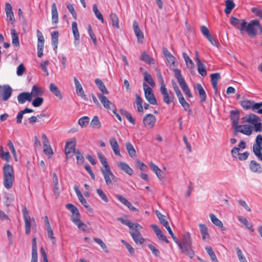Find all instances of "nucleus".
<instances>
[{"label": "nucleus", "mask_w": 262, "mask_h": 262, "mask_svg": "<svg viewBox=\"0 0 262 262\" xmlns=\"http://www.w3.org/2000/svg\"><path fill=\"white\" fill-rule=\"evenodd\" d=\"M181 248H179L182 252L185 253L190 258L194 256V252L192 249V239L189 232H185L182 234L181 239Z\"/></svg>", "instance_id": "obj_1"}, {"label": "nucleus", "mask_w": 262, "mask_h": 262, "mask_svg": "<svg viewBox=\"0 0 262 262\" xmlns=\"http://www.w3.org/2000/svg\"><path fill=\"white\" fill-rule=\"evenodd\" d=\"M4 185L7 189L12 188L14 181V171L13 167L8 164H5L3 168Z\"/></svg>", "instance_id": "obj_2"}, {"label": "nucleus", "mask_w": 262, "mask_h": 262, "mask_svg": "<svg viewBox=\"0 0 262 262\" xmlns=\"http://www.w3.org/2000/svg\"><path fill=\"white\" fill-rule=\"evenodd\" d=\"M262 34V26L259 21L257 19L251 20L249 23L246 22V25L244 28V32L247 33L250 37H255L258 33Z\"/></svg>", "instance_id": "obj_3"}, {"label": "nucleus", "mask_w": 262, "mask_h": 262, "mask_svg": "<svg viewBox=\"0 0 262 262\" xmlns=\"http://www.w3.org/2000/svg\"><path fill=\"white\" fill-rule=\"evenodd\" d=\"M173 71L174 72V76L177 79V81L183 92L188 97L192 98L193 97L192 95L191 94L188 84L185 82V80L181 74V70L178 69H174Z\"/></svg>", "instance_id": "obj_4"}, {"label": "nucleus", "mask_w": 262, "mask_h": 262, "mask_svg": "<svg viewBox=\"0 0 262 262\" xmlns=\"http://www.w3.org/2000/svg\"><path fill=\"white\" fill-rule=\"evenodd\" d=\"M173 71L174 72V76L177 79V81L183 92L188 97L192 98L193 97L192 95L191 94L188 84L185 82V80L181 74V70L178 69H174Z\"/></svg>", "instance_id": "obj_5"}, {"label": "nucleus", "mask_w": 262, "mask_h": 262, "mask_svg": "<svg viewBox=\"0 0 262 262\" xmlns=\"http://www.w3.org/2000/svg\"><path fill=\"white\" fill-rule=\"evenodd\" d=\"M173 71L174 72V76L177 79V81L183 92L188 97L192 98L193 97L192 95L191 94L188 84L185 82V80L181 74V70L178 69H174Z\"/></svg>", "instance_id": "obj_6"}, {"label": "nucleus", "mask_w": 262, "mask_h": 262, "mask_svg": "<svg viewBox=\"0 0 262 262\" xmlns=\"http://www.w3.org/2000/svg\"><path fill=\"white\" fill-rule=\"evenodd\" d=\"M143 89L145 97L148 102L152 105H157V100L154 96L152 89L146 83H143Z\"/></svg>", "instance_id": "obj_7"}, {"label": "nucleus", "mask_w": 262, "mask_h": 262, "mask_svg": "<svg viewBox=\"0 0 262 262\" xmlns=\"http://www.w3.org/2000/svg\"><path fill=\"white\" fill-rule=\"evenodd\" d=\"M160 92L163 95V101L165 103L169 104L173 101L174 99L173 94L170 91H168L165 84L161 85Z\"/></svg>", "instance_id": "obj_8"}, {"label": "nucleus", "mask_w": 262, "mask_h": 262, "mask_svg": "<svg viewBox=\"0 0 262 262\" xmlns=\"http://www.w3.org/2000/svg\"><path fill=\"white\" fill-rule=\"evenodd\" d=\"M230 23L234 27L239 30L242 33L244 32V28L246 25L245 20L239 19L235 17L231 16L230 19Z\"/></svg>", "instance_id": "obj_9"}, {"label": "nucleus", "mask_w": 262, "mask_h": 262, "mask_svg": "<svg viewBox=\"0 0 262 262\" xmlns=\"http://www.w3.org/2000/svg\"><path fill=\"white\" fill-rule=\"evenodd\" d=\"M156 121V117L151 114L146 115L143 119L144 126L149 128H152L155 126Z\"/></svg>", "instance_id": "obj_10"}, {"label": "nucleus", "mask_w": 262, "mask_h": 262, "mask_svg": "<svg viewBox=\"0 0 262 262\" xmlns=\"http://www.w3.org/2000/svg\"><path fill=\"white\" fill-rule=\"evenodd\" d=\"M101 171L103 176L106 184L108 186L112 185V179L115 178V176L112 172L111 168L101 169Z\"/></svg>", "instance_id": "obj_11"}, {"label": "nucleus", "mask_w": 262, "mask_h": 262, "mask_svg": "<svg viewBox=\"0 0 262 262\" xmlns=\"http://www.w3.org/2000/svg\"><path fill=\"white\" fill-rule=\"evenodd\" d=\"M117 220L122 224L128 226L130 229H133L132 231H139V230L142 228L140 224L138 223L134 224L129 220H124L122 217H118Z\"/></svg>", "instance_id": "obj_12"}, {"label": "nucleus", "mask_w": 262, "mask_h": 262, "mask_svg": "<svg viewBox=\"0 0 262 262\" xmlns=\"http://www.w3.org/2000/svg\"><path fill=\"white\" fill-rule=\"evenodd\" d=\"M76 145V140L75 138H73L71 141L67 142L64 148L65 154L67 156L75 151Z\"/></svg>", "instance_id": "obj_13"}, {"label": "nucleus", "mask_w": 262, "mask_h": 262, "mask_svg": "<svg viewBox=\"0 0 262 262\" xmlns=\"http://www.w3.org/2000/svg\"><path fill=\"white\" fill-rule=\"evenodd\" d=\"M151 227L154 231L158 238L161 241L165 242L166 243H169V241L167 239L166 236L163 234L161 229L156 225L152 224Z\"/></svg>", "instance_id": "obj_14"}, {"label": "nucleus", "mask_w": 262, "mask_h": 262, "mask_svg": "<svg viewBox=\"0 0 262 262\" xmlns=\"http://www.w3.org/2000/svg\"><path fill=\"white\" fill-rule=\"evenodd\" d=\"M115 197L123 204L127 207L128 209H129L131 211H138V209L136 207H135L130 202H129L126 198L123 197L122 195L120 194H116L115 195Z\"/></svg>", "instance_id": "obj_15"}, {"label": "nucleus", "mask_w": 262, "mask_h": 262, "mask_svg": "<svg viewBox=\"0 0 262 262\" xmlns=\"http://www.w3.org/2000/svg\"><path fill=\"white\" fill-rule=\"evenodd\" d=\"M32 100L31 94L29 92H23L17 96V100L19 104H24L27 101L30 102Z\"/></svg>", "instance_id": "obj_16"}, {"label": "nucleus", "mask_w": 262, "mask_h": 262, "mask_svg": "<svg viewBox=\"0 0 262 262\" xmlns=\"http://www.w3.org/2000/svg\"><path fill=\"white\" fill-rule=\"evenodd\" d=\"M230 113V119L234 129L238 126V120L239 118V112L237 110H231Z\"/></svg>", "instance_id": "obj_17"}, {"label": "nucleus", "mask_w": 262, "mask_h": 262, "mask_svg": "<svg viewBox=\"0 0 262 262\" xmlns=\"http://www.w3.org/2000/svg\"><path fill=\"white\" fill-rule=\"evenodd\" d=\"M74 81L76 87V91L77 94L79 96H81V98H82L84 100L86 101L88 100V99L87 98V97H86L84 93V91L83 90L81 84L80 83V82H79L76 77H74Z\"/></svg>", "instance_id": "obj_18"}, {"label": "nucleus", "mask_w": 262, "mask_h": 262, "mask_svg": "<svg viewBox=\"0 0 262 262\" xmlns=\"http://www.w3.org/2000/svg\"><path fill=\"white\" fill-rule=\"evenodd\" d=\"M243 122H247L253 125L257 122L260 121V119L258 116L254 114H250L246 115L242 118Z\"/></svg>", "instance_id": "obj_19"}, {"label": "nucleus", "mask_w": 262, "mask_h": 262, "mask_svg": "<svg viewBox=\"0 0 262 262\" xmlns=\"http://www.w3.org/2000/svg\"><path fill=\"white\" fill-rule=\"evenodd\" d=\"M129 233L133 240L137 244H142L145 241L140 231H130Z\"/></svg>", "instance_id": "obj_20"}, {"label": "nucleus", "mask_w": 262, "mask_h": 262, "mask_svg": "<svg viewBox=\"0 0 262 262\" xmlns=\"http://www.w3.org/2000/svg\"><path fill=\"white\" fill-rule=\"evenodd\" d=\"M97 96L100 102L103 104L104 108L107 110H111V106L113 105V103L104 95L99 93Z\"/></svg>", "instance_id": "obj_21"}, {"label": "nucleus", "mask_w": 262, "mask_h": 262, "mask_svg": "<svg viewBox=\"0 0 262 262\" xmlns=\"http://www.w3.org/2000/svg\"><path fill=\"white\" fill-rule=\"evenodd\" d=\"M234 130L235 132H238L246 135H250L252 133L251 127L248 125H238Z\"/></svg>", "instance_id": "obj_22"}, {"label": "nucleus", "mask_w": 262, "mask_h": 262, "mask_svg": "<svg viewBox=\"0 0 262 262\" xmlns=\"http://www.w3.org/2000/svg\"><path fill=\"white\" fill-rule=\"evenodd\" d=\"M194 89L196 90L199 93L200 102H205L206 100L207 96L202 85L200 83H196L194 86Z\"/></svg>", "instance_id": "obj_23"}, {"label": "nucleus", "mask_w": 262, "mask_h": 262, "mask_svg": "<svg viewBox=\"0 0 262 262\" xmlns=\"http://www.w3.org/2000/svg\"><path fill=\"white\" fill-rule=\"evenodd\" d=\"M239 102L241 106L244 110H248L251 109L253 111H255V109H254V105L255 104L254 101L247 99H244Z\"/></svg>", "instance_id": "obj_24"}, {"label": "nucleus", "mask_w": 262, "mask_h": 262, "mask_svg": "<svg viewBox=\"0 0 262 262\" xmlns=\"http://www.w3.org/2000/svg\"><path fill=\"white\" fill-rule=\"evenodd\" d=\"M210 77L212 87L215 91V93H216L217 92V82L221 78L220 75L218 73L211 74Z\"/></svg>", "instance_id": "obj_25"}, {"label": "nucleus", "mask_w": 262, "mask_h": 262, "mask_svg": "<svg viewBox=\"0 0 262 262\" xmlns=\"http://www.w3.org/2000/svg\"><path fill=\"white\" fill-rule=\"evenodd\" d=\"M49 90L53 94H54L60 100L62 99V95L58 86L55 84L53 83H50L49 85Z\"/></svg>", "instance_id": "obj_26"}, {"label": "nucleus", "mask_w": 262, "mask_h": 262, "mask_svg": "<svg viewBox=\"0 0 262 262\" xmlns=\"http://www.w3.org/2000/svg\"><path fill=\"white\" fill-rule=\"evenodd\" d=\"M110 143L114 154L117 156H120V148L117 140L115 138L112 137L110 139Z\"/></svg>", "instance_id": "obj_27"}, {"label": "nucleus", "mask_w": 262, "mask_h": 262, "mask_svg": "<svg viewBox=\"0 0 262 262\" xmlns=\"http://www.w3.org/2000/svg\"><path fill=\"white\" fill-rule=\"evenodd\" d=\"M196 64L198 67V71L199 73L203 77H205L207 75V71L206 68L203 63L196 56Z\"/></svg>", "instance_id": "obj_28"}, {"label": "nucleus", "mask_w": 262, "mask_h": 262, "mask_svg": "<svg viewBox=\"0 0 262 262\" xmlns=\"http://www.w3.org/2000/svg\"><path fill=\"white\" fill-rule=\"evenodd\" d=\"M249 167L252 172L258 173H262V166L255 161L252 160L250 162Z\"/></svg>", "instance_id": "obj_29"}, {"label": "nucleus", "mask_w": 262, "mask_h": 262, "mask_svg": "<svg viewBox=\"0 0 262 262\" xmlns=\"http://www.w3.org/2000/svg\"><path fill=\"white\" fill-rule=\"evenodd\" d=\"M118 167L129 176H132L133 174V170L125 162H119L118 164Z\"/></svg>", "instance_id": "obj_30"}, {"label": "nucleus", "mask_w": 262, "mask_h": 262, "mask_svg": "<svg viewBox=\"0 0 262 262\" xmlns=\"http://www.w3.org/2000/svg\"><path fill=\"white\" fill-rule=\"evenodd\" d=\"M12 90L8 85H5L3 88V100L7 101L10 97L12 94Z\"/></svg>", "instance_id": "obj_31"}, {"label": "nucleus", "mask_w": 262, "mask_h": 262, "mask_svg": "<svg viewBox=\"0 0 262 262\" xmlns=\"http://www.w3.org/2000/svg\"><path fill=\"white\" fill-rule=\"evenodd\" d=\"M11 35L12 37V44L17 48L16 50H18L20 46L18 35L14 29H11Z\"/></svg>", "instance_id": "obj_32"}, {"label": "nucleus", "mask_w": 262, "mask_h": 262, "mask_svg": "<svg viewBox=\"0 0 262 262\" xmlns=\"http://www.w3.org/2000/svg\"><path fill=\"white\" fill-rule=\"evenodd\" d=\"M53 191L56 195V197L58 198L59 195V189L58 186V179L56 173L53 174Z\"/></svg>", "instance_id": "obj_33"}, {"label": "nucleus", "mask_w": 262, "mask_h": 262, "mask_svg": "<svg viewBox=\"0 0 262 262\" xmlns=\"http://www.w3.org/2000/svg\"><path fill=\"white\" fill-rule=\"evenodd\" d=\"M58 35L59 33L57 31H54L51 33L52 44L53 46L54 50L56 52H57L58 43Z\"/></svg>", "instance_id": "obj_34"}, {"label": "nucleus", "mask_w": 262, "mask_h": 262, "mask_svg": "<svg viewBox=\"0 0 262 262\" xmlns=\"http://www.w3.org/2000/svg\"><path fill=\"white\" fill-rule=\"evenodd\" d=\"M95 82L97 85L100 91L102 92V94H108V91L106 89L104 83L100 79L97 78L95 80Z\"/></svg>", "instance_id": "obj_35"}, {"label": "nucleus", "mask_w": 262, "mask_h": 262, "mask_svg": "<svg viewBox=\"0 0 262 262\" xmlns=\"http://www.w3.org/2000/svg\"><path fill=\"white\" fill-rule=\"evenodd\" d=\"M133 29L134 32L139 40L144 37L143 33L139 27L138 23L135 20L133 23Z\"/></svg>", "instance_id": "obj_36"}, {"label": "nucleus", "mask_w": 262, "mask_h": 262, "mask_svg": "<svg viewBox=\"0 0 262 262\" xmlns=\"http://www.w3.org/2000/svg\"><path fill=\"white\" fill-rule=\"evenodd\" d=\"M52 20L53 24H57L58 21V15L56 4L55 3L52 5Z\"/></svg>", "instance_id": "obj_37"}, {"label": "nucleus", "mask_w": 262, "mask_h": 262, "mask_svg": "<svg viewBox=\"0 0 262 262\" xmlns=\"http://www.w3.org/2000/svg\"><path fill=\"white\" fill-rule=\"evenodd\" d=\"M33 110L29 108H26L24 110L20 111L16 116V123L17 124H20L21 123L24 114L26 113H33Z\"/></svg>", "instance_id": "obj_38"}, {"label": "nucleus", "mask_w": 262, "mask_h": 262, "mask_svg": "<svg viewBox=\"0 0 262 262\" xmlns=\"http://www.w3.org/2000/svg\"><path fill=\"white\" fill-rule=\"evenodd\" d=\"M237 219L242 224H244L245 226V227L251 232H253L254 231V229L253 228L252 224L248 222L247 219L242 216H238Z\"/></svg>", "instance_id": "obj_39"}, {"label": "nucleus", "mask_w": 262, "mask_h": 262, "mask_svg": "<svg viewBox=\"0 0 262 262\" xmlns=\"http://www.w3.org/2000/svg\"><path fill=\"white\" fill-rule=\"evenodd\" d=\"M199 228L203 239L205 240L206 238H208L209 237V234L207 226L204 224H199Z\"/></svg>", "instance_id": "obj_40"}, {"label": "nucleus", "mask_w": 262, "mask_h": 262, "mask_svg": "<svg viewBox=\"0 0 262 262\" xmlns=\"http://www.w3.org/2000/svg\"><path fill=\"white\" fill-rule=\"evenodd\" d=\"M226 8L224 10L225 12L227 14H229L231 13L232 9L235 7V4L233 0H226L225 1Z\"/></svg>", "instance_id": "obj_41"}, {"label": "nucleus", "mask_w": 262, "mask_h": 262, "mask_svg": "<svg viewBox=\"0 0 262 262\" xmlns=\"http://www.w3.org/2000/svg\"><path fill=\"white\" fill-rule=\"evenodd\" d=\"M112 24L113 27L117 29H119V19L115 13H111L110 15Z\"/></svg>", "instance_id": "obj_42"}, {"label": "nucleus", "mask_w": 262, "mask_h": 262, "mask_svg": "<svg viewBox=\"0 0 262 262\" xmlns=\"http://www.w3.org/2000/svg\"><path fill=\"white\" fill-rule=\"evenodd\" d=\"M5 10L7 16L10 18L11 21H12L14 19V14L10 4L8 3H6Z\"/></svg>", "instance_id": "obj_43"}, {"label": "nucleus", "mask_w": 262, "mask_h": 262, "mask_svg": "<svg viewBox=\"0 0 262 262\" xmlns=\"http://www.w3.org/2000/svg\"><path fill=\"white\" fill-rule=\"evenodd\" d=\"M126 149L129 154V155L132 158H134L137 156L136 150L135 149L133 145L130 142H127L126 144Z\"/></svg>", "instance_id": "obj_44"}, {"label": "nucleus", "mask_w": 262, "mask_h": 262, "mask_svg": "<svg viewBox=\"0 0 262 262\" xmlns=\"http://www.w3.org/2000/svg\"><path fill=\"white\" fill-rule=\"evenodd\" d=\"M72 32L74 36L75 40H79L80 38L79 33L77 28V24L76 21L72 24Z\"/></svg>", "instance_id": "obj_45"}, {"label": "nucleus", "mask_w": 262, "mask_h": 262, "mask_svg": "<svg viewBox=\"0 0 262 262\" xmlns=\"http://www.w3.org/2000/svg\"><path fill=\"white\" fill-rule=\"evenodd\" d=\"M205 250H206L208 255L210 256L212 261L214 262H219L215 253L214 252V251L212 250V248L210 246L206 247Z\"/></svg>", "instance_id": "obj_46"}, {"label": "nucleus", "mask_w": 262, "mask_h": 262, "mask_svg": "<svg viewBox=\"0 0 262 262\" xmlns=\"http://www.w3.org/2000/svg\"><path fill=\"white\" fill-rule=\"evenodd\" d=\"M31 94V96H38L43 94V91L42 90L38 87L37 85H34L32 86L31 92L30 93Z\"/></svg>", "instance_id": "obj_47"}, {"label": "nucleus", "mask_w": 262, "mask_h": 262, "mask_svg": "<svg viewBox=\"0 0 262 262\" xmlns=\"http://www.w3.org/2000/svg\"><path fill=\"white\" fill-rule=\"evenodd\" d=\"M210 220L211 222L216 226L220 227V228H223V224L222 222L218 219L216 216L213 213H210L209 215Z\"/></svg>", "instance_id": "obj_48"}, {"label": "nucleus", "mask_w": 262, "mask_h": 262, "mask_svg": "<svg viewBox=\"0 0 262 262\" xmlns=\"http://www.w3.org/2000/svg\"><path fill=\"white\" fill-rule=\"evenodd\" d=\"M140 59L148 64L152 63L154 60L152 58L145 52L142 53Z\"/></svg>", "instance_id": "obj_49"}, {"label": "nucleus", "mask_w": 262, "mask_h": 262, "mask_svg": "<svg viewBox=\"0 0 262 262\" xmlns=\"http://www.w3.org/2000/svg\"><path fill=\"white\" fill-rule=\"evenodd\" d=\"M93 12L96 16V17L100 20L101 23H104V19L103 17V16L101 12L99 11V10L98 9L97 5L96 4H94L93 6Z\"/></svg>", "instance_id": "obj_50"}, {"label": "nucleus", "mask_w": 262, "mask_h": 262, "mask_svg": "<svg viewBox=\"0 0 262 262\" xmlns=\"http://www.w3.org/2000/svg\"><path fill=\"white\" fill-rule=\"evenodd\" d=\"M256 143L253 146V150L255 149H260L262 147V136L261 135H258L255 140Z\"/></svg>", "instance_id": "obj_51"}, {"label": "nucleus", "mask_w": 262, "mask_h": 262, "mask_svg": "<svg viewBox=\"0 0 262 262\" xmlns=\"http://www.w3.org/2000/svg\"><path fill=\"white\" fill-rule=\"evenodd\" d=\"M182 54L187 68L192 69L194 66L192 60L189 57L188 55L186 53L183 52Z\"/></svg>", "instance_id": "obj_52"}, {"label": "nucleus", "mask_w": 262, "mask_h": 262, "mask_svg": "<svg viewBox=\"0 0 262 262\" xmlns=\"http://www.w3.org/2000/svg\"><path fill=\"white\" fill-rule=\"evenodd\" d=\"M166 229L168 231L169 234L171 236L174 242L177 244L179 248H181V243L180 242L179 239L173 234L171 228L169 226L166 227Z\"/></svg>", "instance_id": "obj_53"}, {"label": "nucleus", "mask_w": 262, "mask_h": 262, "mask_svg": "<svg viewBox=\"0 0 262 262\" xmlns=\"http://www.w3.org/2000/svg\"><path fill=\"white\" fill-rule=\"evenodd\" d=\"M98 157L99 159V160H100L101 163L103 166V167L101 168V169H107V168H110L107 163V161L106 160L105 157L102 154L98 153Z\"/></svg>", "instance_id": "obj_54"}, {"label": "nucleus", "mask_w": 262, "mask_h": 262, "mask_svg": "<svg viewBox=\"0 0 262 262\" xmlns=\"http://www.w3.org/2000/svg\"><path fill=\"white\" fill-rule=\"evenodd\" d=\"M144 80L149 83L151 86L155 85V83L150 74H148L146 71L144 73Z\"/></svg>", "instance_id": "obj_55"}, {"label": "nucleus", "mask_w": 262, "mask_h": 262, "mask_svg": "<svg viewBox=\"0 0 262 262\" xmlns=\"http://www.w3.org/2000/svg\"><path fill=\"white\" fill-rule=\"evenodd\" d=\"M156 215L160 221L161 224H162L165 228L169 226L168 223L164 219L165 216L162 214L159 211H156Z\"/></svg>", "instance_id": "obj_56"}, {"label": "nucleus", "mask_w": 262, "mask_h": 262, "mask_svg": "<svg viewBox=\"0 0 262 262\" xmlns=\"http://www.w3.org/2000/svg\"><path fill=\"white\" fill-rule=\"evenodd\" d=\"M90 121V119L87 116H84L80 118L78 120V124L81 127H86Z\"/></svg>", "instance_id": "obj_57"}, {"label": "nucleus", "mask_w": 262, "mask_h": 262, "mask_svg": "<svg viewBox=\"0 0 262 262\" xmlns=\"http://www.w3.org/2000/svg\"><path fill=\"white\" fill-rule=\"evenodd\" d=\"M46 229L48 237L52 241V244L55 245L56 244V238L55 236H54L53 231L51 227L47 228Z\"/></svg>", "instance_id": "obj_58"}, {"label": "nucleus", "mask_w": 262, "mask_h": 262, "mask_svg": "<svg viewBox=\"0 0 262 262\" xmlns=\"http://www.w3.org/2000/svg\"><path fill=\"white\" fill-rule=\"evenodd\" d=\"M66 6L69 12L71 13L72 15L73 18L75 19H77V14L76 12L75 11L74 8L72 4H70V3H66Z\"/></svg>", "instance_id": "obj_59"}, {"label": "nucleus", "mask_w": 262, "mask_h": 262, "mask_svg": "<svg viewBox=\"0 0 262 262\" xmlns=\"http://www.w3.org/2000/svg\"><path fill=\"white\" fill-rule=\"evenodd\" d=\"M97 193L99 196V197L105 202L107 203L108 202V199L106 195V194L104 193V192L103 191V190L101 189H97L96 190Z\"/></svg>", "instance_id": "obj_60"}, {"label": "nucleus", "mask_w": 262, "mask_h": 262, "mask_svg": "<svg viewBox=\"0 0 262 262\" xmlns=\"http://www.w3.org/2000/svg\"><path fill=\"white\" fill-rule=\"evenodd\" d=\"M136 163L137 167L142 171H147L148 167L142 162L139 160H136Z\"/></svg>", "instance_id": "obj_61"}, {"label": "nucleus", "mask_w": 262, "mask_h": 262, "mask_svg": "<svg viewBox=\"0 0 262 262\" xmlns=\"http://www.w3.org/2000/svg\"><path fill=\"white\" fill-rule=\"evenodd\" d=\"M148 247L152 252V254L157 257H158L160 255V251L153 245L149 244Z\"/></svg>", "instance_id": "obj_62"}, {"label": "nucleus", "mask_w": 262, "mask_h": 262, "mask_svg": "<svg viewBox=\"0 0 262 262\" xmlns=\"http://www.w3.org/2000/svg\"><path fill=\"white\" fill-rule=\"evenodd\" d=\"M43 99L42 97H37L35 98L32 101V105L34 107H39L43 103Z\"/></svg>", "instance_id": "obj_63"}, {"label": "nucleus", "mask_w": 262, "mask_h": 262, "mask_svg": "<svg viewBox=\"0 0 262 262\" xmlns=\"http://www.w3.org/2000/svg\"><path fill=\"white\" fill-rule=\"evenodd\" d=\"M91 125L93 127L99 128L100 127V122L97 116H95L93 117L91 122Z\"/></svg>", "instance_id": "obj_64"}]
</instances>
